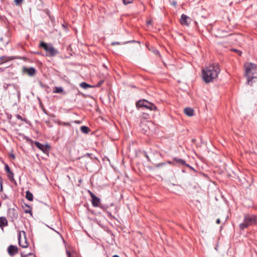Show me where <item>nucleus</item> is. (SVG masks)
<instances>
[{
  "label": "nucleus",
  "mask_w": 257,
  "mask_h": 257,
  "mask_svg": "<svg viewBox=\"0 0 257 257\" xmlns=\"http://www.w3.org/2000/svg\"><path fill=\"white\" fill-rule=\"evenodd\" d=\"M219 65L217 63L209 65L202 69V77L206 83L213 81L220 72Z\"/></svg>",
  "instance_id": "nucleus-1"
},
{
  "label": "nucleus",
  "mask_w": 257,
  "mask_h": 257,
  "mask_svg": "<svg viewBox=\"0 0 257 257\" xmlns=\"http://www.w3.org/2000/svg\"><path fill=\"white\" fill-rule=\"evenodd\" d=\"M245 69V76L247 77V83L250 85L252 83V80L254 78H257L253 76L257 70V66L253 63L246 62L244 65Z\"/></svg>",
  "instance_id": "nucleus-2"
},
{
  "label": "nucleus",
  "mask_w": 257,
  "mask_h": 257,
  "mask_svg": "<svg viewBox=\"0 0 257 257\" xmlns=\"http://www.w3.org/2000/svg\"><path fill=\"white\" fill-rule=\"evenodd\" d=\"M256 220L254 217L249 215H246L244 217L243 223L240 224L239 227L241 229H244L250 225L254 224Z\"/></svg>",
  "instance_id": "nucleus-3"
},
{
  "label": "nucleus",
  "mask_w": 257,
  "mask_h": 257,
  "mask_svg": "<svg viewBox=\"0 0 257 257\" xmlns=\"http://www.w3.org/2000/svg\"><path fill=\"white\" fill-rule=\"evenodd\" d=\"M40 46L48 53V55L50 56H54L58 53V51L51 44H48L44 42H42L40 44Z\"/></svg>",
  "instance_id": "nucleus-4"
},
{
  "label": "nucleus",
  "mask_w": 257,
  "mask_h": 257,
  "mask_svg": "<svg viewBox=\"0 0 257 257\" xmlns=\"http://www.w3.org/2000/svg\"><path fill=\"white\" fill-rule=\"evenodd\" d=\"M22 72L30 76H33L35 75L36 70L33 67H24L22 68Z\"/></svg>",
  "instance_id": "nucleus-5"
},
{
  "label": "nucleus",
  "mask_w": 257,
  "mask_h": 257,
  "mask_svg": "<svg viewBox=\"0 0 257 257\" xmlns=\"http://www.w3.org/2000/svg\"><path fill=\"white\" fill-rule=\"evenodd\" d=\"M8 216L10 218L12 221L16 219L18 217V213L15 208H9L8 211Z\"/></svg>",
  "instance_id": "nucleus-6"
},
{
  "label": "nucleus",
  "mask_w": 257,
  "mask_h": 257,
  "mask_svg": "<svg viewBox=\"0 0 257 257\" xmlns=\"http://www.w3.org/2000/svg\"><path fill=\"white\" fill-rule=\"evenodd\" d=\"M191 22V19L185 14L181 16L180 22L181 25L188 26Z\"/></svg>",
  "instance_id": "nucleus-7"
},
{
  "label": "nucleus",
  "mask_w": 257,
  "mask_h": 257,
  "mask_svg": "<svg viewBox=\"0 0 257 257\" xmlns=\"http://www.w3.org/2000/svg\"><path fill=\"white\" fill-rule=\"evenodd\" d=\"M8 252L10 255L13 256L18 252V248L16 245H10L8 248Z\"/></svg>",
  "instance_id": "nucleus-8"
},
{
  "label": "nucleus",
  "mask_w": 257,
  "mask_h": 257,
  "mask_svg": "<svg viewBox=\"0 0 257 257\" xmlns=\"http://www.w3.org/2000/svg\"><path fill=\"white\" fill-rule=\"evenodd\" d=\"M90 196L92 199V204L94 207H98L99 206L100 200V199L97 198L94 194L90 192Z\"/></svg>",
  "instance_id": "nucleus-9"
},
{
  "label": "nucleus",
  "mask_w": 257,
  "mask_h": 257,
  "mask_svg": "<svg viewBox=\"0 0 257 257\" xmlns=\"http://www.w3.org/2000/svg\"><path fill=\"white\" fill-rule=\"evenodd\" d=\"M36 146L40 150L45 153L49 149V147L48 145H44L38 142H35Z\"/></svg>",
  "instance_id": "nucleus-10"
},
{
  "label": "nucleus",
  "mask_w": 257,
  "mask_h": 257,
  "mask_svg": "<svg viewBox=\"0 0 257 257\" xmlns=\"http://www.w3.org/2000/svg\"><path fill=\"white\" fill-rule=\"evenodd\" d=\"M19 245L23 248H26L28 245V243L26 241V237H24V238H22L21 234H20L19 237Z\"/></svg>",
  "instance_id": "nucleus-11"
},
{
  "label": "nucleus",
  "mask_w": 257,
  "mask_h": 257,
  "mask_svg": "<svg viewBox=\"0 0 257 257\" xmlns=\"http://www.w3.org/2000/svg\"><path fill=\"white\" fill-rule=\"evenodd\" d=\"M148 101L145 99L140 100L137 102L136 106L137 107H146Z\"/></svg>",
  "instance_id": "nucleus-12"
},
{
  "label": "nucleus",
  "mask_w": 257,
  "mask_h": 257,
  "mask_svg": "<svg viewBox=\"0 0 257 257\" xmlns=\"http://www.w3.org/2000/svg\"><path fill=\"white\" fill-rule=\"evenodd\" d=\"M5 170L8 173V177H9V179L11 180H14V174L11 171L10 168L8 166V165H6L5 166Z\"/></svg>",
  "instance_id": "nucleus-13"
},
{
  "label": "nucleus",
  "mask_w": 257,
  "mask_h": 257,
  "mask_svg": "<svg viewBox=\"0 0 257 257\" xmlns=\"http://www.w3.org/2000/svg\"><path fill=\"white\" fill-rule=\"evenodd\" d=\"M185 114L188 116H192L194 115V110L190 107H187L184 109Z\"/></svg>",
  "instance_id": "nucleus-14"
},
{
  "label": "nucleus",
  "mask_w": 257,
  "mask_h": 257,
  "mask_svg": "<svg viewBox=\"0 0 257 257\" xmlns=\"http://www.w3.org/2000/svg\"><path fill=\"white\" fill-rule=\"evenodd\" d=\"M8 225V220L5 217H0V227L3 228Z\"/></svg>",
  "instance_id": "nucleus-15"
},
{
  "label": "nucleus",
  "mask_w": 257,
  "mask_h": 257,
  "mask_svg": "<svg viewBox=\"0 0 257 257\" xmlns=\"http://www.w3.org/2000/svg\"><path fill=\"white\" fill-rule=\"evenodd\" d=\"M146 108L150 109L151 110L156 111L157 109L156 106L153 103L148 101L146 106Z\"/></svg>",
  "instance_id": "nucleus-16"
},
{
  "label": "nucleus",
  "mask_w": 257,
  "mask_h": 257,
  "mask_svg": "<svg viewBox=\"0 0 257 257\" xmlns=\"http://www.w3.org/2000/svg\"><path fill=\"white\" fill-rule=\"evenodd\" d=\"M26 195V198L29 201H32L33 199V195L29 191H27Z\"/></svg>",
  "instance_id": "nucleus-17"
},
{
  "label": "nucleus",
  "mask_w": 257,
  "mask_h": 257,
  "mask_svg": "<svg viewBox=\"0 0 257 257\" xmlns=\"http://www.w3.org/2000/svg\"><path fill=\"white\" fill-rule=\"evenodd\" d=\"M80 130L82 132L85 134H87L90 131V129L87 126H81Z\"/></svg>",
  "instance_id": "nucleus-18"
},
{
  "label": "nucleus",
  "mask_w": 257,
  "mask_h": 257,
  "mask_svg": "<svg viewBox=\"0 0 257 257\" xmlns=\"http://www.w3.org/2000/svg\"><path fill=\"white\" fill-rule=\"evenodd\" d=\"M63 91V89L62 87H55L54 88L53 93H61Z\"/></svg>",
  "instance_id": "nucleus-19"
},
{
  "label": "nucleus",
  "mask_w": 257,
  "mask_h": 257,
  "mask_svg": "<svg viewBox=\"0 0 257 257\" xmlns=\"http://www.w3.org/2000/svg\"><path fill=\"white\" fill-rule=\"evenodd\" d=\"M174 161L176 163H179V164H181L182 165H185V162L184 160H182V159H177L176 158H175L174 159Z\"/></svg>",
  "instance_id": "nucleus-20"
},
{
  "label": "nucleus",
  "mask_w": 257,
  "mask_h": 257,
  "mask_svg": "<svg viewBox=\"0 0 257 257\" xmlns=\"http://www.w3.org/2000/svg\"><path fill=\"white\" fill-rule=\"evenodd\" d=\"M80 86L84 88V89H86L87 88H89V87H91V86L88 84L87 83H85V82H82L80 84Z\"/></svg>",
  "instance_id": "nucleus-21"
},
{
  "label": "nucleus",
  "mask_w": 257,
  "mask_h": 257,
  "mask_svg": "<svg viewBox=\"0 0 257 257\" xmlns=\"http://www.w3.org/2000/svg\"><path fill=\"white\" fill-rule=\"evenodd\" d=\"M142 117L144 119H149L150 118V115L146 113H143L142 115Z\"/></svg>",
  "instance_id": "nucleus-22"
},
{
  "label": "nucleus",
  "mask_w": 257,
  "mask_h": 257,
  "mask_svg": "<svg viewBox=\"0 0 257 257\" xmlns=\"http://www.w3.org/2000/svg\"><path fill=\"white\" fill-rule=\"evenodd\" d=\"M1 61L2 62H5L8 61L10 60L9 58L6 56L2 57L1 58Z\"/></svg>",
  "instance_id": "nucleus-23"
},
{
  "label": "nucleus",
  "mask_w": 257,
  "mask_h": 257,
  "mask_svg": "<svg viewBox=\"0 0 257 257\" xmlns=\"http://www.w3.org/2000/svg\"><path fill=\"white\" fill-rule=\"evenodd\" d=\"M23 1V0H14L15 3L17 6L20 5L22 3Z\"/></svg>",
  "instance_id": "nucleus-24"
},
{
  "label": "nucleus",
  "mask_w": 257,
  "mask_h": 257,
  "mask_svg": "<svg viewBox=\"0 0 257 257\" xmlns=\"http://www.w3.org/2000/svg\"><path fill=\"white\" fill-rule=\"evenodd\" d=\"M133 0H122L124 5H127L133 2Z\"/></svg>",
  "instance_id": "nucleus-25"
},
{
  "label": "nucleus",
  "mask_w": 257,
  "mask_h": 257,
  "mask_svg": "<svg viewBox=\"0 0 257 257\" xmlns=\"http://www.w3.org/2000/svg\"><path fill=\"white\" fill-rule=\"evenodd\" d=\"M24 257H35V255L33 253H30L27 255H25Z\"/></svg>",
  "instance_id": "nucleus-26"
},
{
  "label": "nucleus",
  "mask_w": 257,
  "mask_h": 257,
  "mask_svg": "<svg viewBox=\"0 0 257 257\" xmlns=\"http://www.w3.org/2000/svg\"><path fill=\"white\" fill-rule=\"evenodd\" d=\"M4 38L3 37H0V41L2 42H4V44H8V41H4Z\"/></svg>",
  "instance_id": "nucleus-27"
},
{
  "label": "nucleus",
  "mask_w": 257,
  "mask_h": 257,
  "mask_svg": "<svg viewBox=\"0 0 257 257\" xmlns=\"http://www.w3.org/2000/svg\"><path fill=\"white\" fill-rule=\"evenodd\" d=\"M3 190L2 178L0 177V192Z\"/></svg>",
  "instance_id": "nucleus-28"
},
{
  "label": "nucleus",
  "mask_w": 257,
  "mask_h": 257,
  "mask_svg": "<svg viewBox=\"0 0 257 257\" xmlns=\"http://www.w3.org/2000/svg\"><path fill=\"white\" fill-rule=\"evenodd\" d=\"M232 50L233 51L236 52L239 56H240L241 54V52L239 50H237L236 49H232Z\"/></svg>",
  "instance_id": "nucleus-29"
},
{
  "label": "nucleus",
  "mask_w": 257,
  "mask_h": 257,
  "mask_svg": "<svg viewBox=\"0 0 257 257\" xmlns=\"http://www.w3.org/2000/svg\"><path fill=\"white\" fill-rule=\"evenodd\" d=\"M17 118L19 119H20L22 120H23L22 117L19 114L17 115Z\"/></svg>",
  "instance_id": "nucleus-30"
},
{
  "label": "nucleus",
  "mask_w": 257,
  "mask_h": 257,
  "mask_svg": "<svg viewBox=\"0 0 257 257\" xmlns=\"http://www.w3.org/2000/svg\"><path fill=\"white\" fill-rule=\"evenodd\" d=\"M163 165H164V163H159V164L155 165V167H159L162 166Z\"/></svg>",
  "instance_id": "nucleus-31"
},
{
  "label": "nucleus",
  "mask_w": 257,
  "mask_h": 257,
  "mask_svg": "<svg viewBox=\"0 0 257 257\" xmlns=\"http://www.w3.org/2000/svg\"><path fill=\"white\" fill-rule=\"evenodd\" d=\"M216 223L218 224L220 223V220L219 219H217L216 221Z\"/></svg>",
  "instance_id": "nucleus-32"
},
{
  "label": "nucleus",
  "mask_w": 257,
  "mask_h": 257,
  "mask_svg": "<svg viewBox=\"0 0 257 257\" xmlns=\"http://www.w3.org/2000/svg\"><path fill=\"white\" fill-rule=\"evenodd\" d=\"M172 5L174 6H176V5H177V2H175V1H174L173 3H172Z\"/></svg>",
  "instance_id": "nucleus-33"
},
{
  "label": "nucleus",
  "mask_w": 257,
  "mask_h": 257,
  "mask_svg": "<svg viewBox=\"0 0 257 257\" xmlns=\"http://www.w3.org/2000/svg\"><path fill=\"white\" fill-rule=\"evenodd\" d=\"M115 44H117V45H118V44H119V43H118V42H116V43H115V42H113V43H112V45H115Z\"/></svg>",
  "instance_id": "nucleus-34"
},
{
  "label": "nucleus",
  "mask_w": 257,
  "mask_h": 257,
  "mask_svg": "<svg viewBox=\"0 0 257 257\" xmlns=\"http://www.w3.org/2000/svg\"><path fill=\"white\" fill-rule=\"evenodd\" d=\"M102 83H103V81H101V82H99L97 86H100Z\"/></svg>",
  "instance_id": "nucleus-35"
},
{
  "label": "nucleus",
  "mask_w": 257,
  "mask_h": 257,
  "mask_svg": "<svg viewBox=\"0 0 257 257\" xmlns=\"http://www.w3.org/2000/svg\"><path fill=\"white\" fill-rule=\"evenodd\" d=\"M112 257H119L117 255H114Z\"/></svg>",
  "instance_id": "nucleus-36"
},
{
  "label": "nucleus",
  "mask_w": 257,
  "mask_h": 257,
  "mask_svg": "<svg viewBox=\"0 0 257 257\" xmlns=\"http://www.w3.org/2000/svg\"><path fill=\"white\" fill-rule=\"evenodd\" d=\"M146 157H147V159L149 160V157L147 155H146Z\"/></svg>",
  "instance_id": "nucleus-37"
}]
</instances>
